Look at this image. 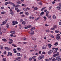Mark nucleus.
Masks as SVG:
<instances>
[{"mask_svg": "<svg viewBox=\"0 0 61 61\" xmlns=\"http://www.w3.org/2000/svg\"><path fill=\"white\" fill-rule=\"evenodd\" d=\"M53 51L52 50H51L49 51L48 52V54L49 55H51L52 53H53Z\"/></svg>", "mask_w": 61, "mask_h": 61, "instance_id": "5", "label": "nucleus"}, {"mask_svg": "<svg viewBox=\"0 0 61 61\" xmlns=\"http://www.w3.org/2000/svg\"><path fill=\"white\" fill-rule=\"evenodd\" d=\"M1 9H4V7H2L0 8Z\"/></svg>", "mask_w": 61, "mask_h": 61, "instance_id": "50", "label": "nucleus"}, {"mask_svg": "<svg viewBox=\"0 0 61 61\" xmlns=\"http://www.w3.org/2000/svg\"><path fill=\"white\" fill-rule=\"evenodd\" d=\"M59 24L60 25H61V22H59Z\"/></svg>", "mask_w": 61, "mask_h": 61, "instance_id": "64", "label": "nucleus"}, {"mask_svg": "<svg viewBox=\"0 0 61 61\" xmlns=\"http://www.w3.org/2000/svg\"><path fill=\"white\" fill-rule=\"evenodd\" d=\"M23 9L24 11H27V9H25V8H23Z\"/></svg>", "mask_w": 61, "mask_h": 61, "instance_id": "28", "label": "nucleus"}, {"mask_svg": "<svg viewBox=\"0 0 61 61\" xmlns=\"http://www.w3.org/2000/svg\"><path fill=\"white\" fill-rule=\"evenodd\" d=\"M24 28L25 29H27V28H28V27L27 26V27H25Z\"/></svg>", "mask_w": 61, "mask_h": 61, "instance_id": "57", "label": "nucleus"}, {"mask_svg": "<svg viewBox=\"0 0 61 61\" xmlns=\"http://www.w3.org/2000/svg\"><path fill=\"white\" fill-rule=\"evenodd\" d=\"M18 24V22L16 21H15V23H14V24Z\"/></svg>", "mask_w": 61, "mask_h": 61, "instance_id": "44", "label": "nucleus"}, {"mask_svg": "<svg viewBox=\"0 0 61 61\" xmlns=\"http://www.w3.org/2000/svg\"><path fill=\"white\" fill-rule=\"evenodd\" d=\"M17 49L18 51H20V50H21V48H17Z\"/></svg>", "mask_w": 61, "mask_h": 61, "instance_id": "24", "label": "nucleus"}, {"mask_svg": "<svg viewBox=\"0 0 61 61\" xmlns=\"http://www.w3.org/2000/svg\"><path fill=\"white\" fill-rule=\"evenodd\" d=\"M32 26L31 25H29L28 26V28H30V27H31Z\"/></svg>", "mask_w": 61, "mask_h": 61, "instance_id": "27", "label": "nucleus"}, {"mask_svg": "<svg viewBox=\"0 0 61 61\" xmlns=\"http://www.w3.org/2000/svg\"><path fill=\"white\" fill-rule=\"evenodd\" d=\"M48 47H49V48H50V47H51V46H52V45H51V44H49L48 45Z\"/></svg>", "mask_w": 61, "mask_h": 61, "instance_id": "14", "label": "nucleus"}, {"mask_svg": "<svg viewBox=\"0 0 61 61\" xmlns=\"http://www.w3.org/2000/svg\"><path fill=\"white\" fill-rule=\"evenodd\" d=\"M20 10H17V12H18V13H19V12H20Z\"/></svg>", "mask_w": 61, "mask_h": 61, "instance_id": "61", "label": "nucleus"}, {"mask_svg": "<svg viewBox=\"0 0 61 61\" xmlns=\"http://www.w3.org/2000/svg\"><path fill=\"white\" fill-rule=\"evenodd\" d=\"M42 48L43 49H46V47H43Z\"/></svg>", "mask_w": 61, "mask_h": 61, "instance_id": "40", "label": "nucleus"}, {"mask_svg": "<svg viewBox=\"0 0 61 61\" xmlns=\"http://www.w3.org/2000/svg\"><path fill=\"white\" fill-rule=\"evenodd\" d=\"M51 30H55V29L54 28H51Z\"/></svg>", "mask_w": 61, "mask_h": 61, "instance_id": "63", "label": "nucleus"}, {"mask_svg": "<svg viewBox=\"0 0 61 61\" xmlns=\"http://www.w3.org/2000/svg\"><path fill=\"white\" fill-rule=\"evenodd\" d=\"M22 23L23 25H25V22L23 21V22H22Z\"/></svg>", "mask_w": 61, "mask_h": 61, "instance_id": "20", "label": "nucleus"}, {"mask_svg": "<svg viewBox=\"0 0 61 61\" xmlns=\"http://www.w3.org/2000/svg\"><path fill=\"white\" fill-rule=\"evenodd\" d=\"M53 19H55L56 18V16L55 15H53Z\"/></svg>", "mask_w": 61, "mask_h": 61, "instance_id": "10", "label": "nucleus"}, {"mask_svg": "<svg viewBox=\"0 0 61 61\" xmlns=\"http://www.w3.org/2000/svg\"><path fill=\"white\" fill-rule=\"evenodd\" d=\"M3 46H0V49H1V50L3 49Z\"/></svg>", "mask_w": 61, "mask_h": 61, "instance_id": "51", "label": "nucleus"}, {"mask_svg": "<svg viewBox=\"0 0 61 61\" xmlns=\"http://www.w3.org/2000/svg\"><path fill=\"white\" fill-rule=\"evenodd\" d=\"M54 46H57L58 45V42H56L54 44Z\"/></svg>", "mask_w": 61, "mask_h": 61, "instance_id": "16", "label": "nucleus"}, {"mask_svg": "<svg viewBox=\"0 0 61 61\" xmlns=\"http://www.w3.org/2000/svg\"><path fill=\"white\" fill-rule=\"evenodd\" d=\"M9 40L10 41V42H13V40H12L11 39H9Z\"/></svg>", "mask_w": 61, "mask_h": 61, "instance_id": "35", "label": "nucleus"}, {"mask_svg": "<svg viewBox=\"0 0 61 61\" xmlns=\"http://www.w3.org/2000/svg\"><path fill=\"white\" fill-rule=\"evenodd\" d=\"M2 24H3L4 25H5V24H6V22L5 21H3L2 22Z\"/></svg>", "mask_w": 61, "mask_h": 61, "instance_id": "29", "label": "nucleus"}, {"mask_svg": "<svg viewBox=\"0 0 61 61\" xmlns=\"http://www.w3.org/2000/svg\"><path fill=\"white\" fill-rule=\"evenodd\" d=\"M55 33H58L59 32V31H58V30H55Z\"/></svg>", "mask_w": 61, "mask_h": 61, "instance_id": "46", "label": "nucleus"}, {"mask_svg": "<svg viewBox=\"0 0 61 61\" xmlns=\"http://www.w3.org/2000/svg\"><path fill=\"white\" fill-rule=\"evenodd\" d=\"M35 29V27H33L30 29L31 31H33V30H34Z\"/></svg>", "mask_w": 61, "mask_h": 61, "instance_id": "12", "label": "nucleus"}, {"mask_svg": "<svg viewBox=\"0 0 61 61\" xmlns=\"http://www.w3.org/2000/svg\"><path fill=\"white\" fill-rule=\"evenodd\" d=\"M6 58H3V61H6Z\"/></svg>", "mask_w": 61, "mask_h": 61, "instance_id": "41", "label": "nucleus"}, {"mask_svg": "<svg viewBox=\"0 0 61 61\" xmlns=\"http://www.w3.org/2000/svg\"><path fill=\"white\" fill-rule=\"evenodd\" d=\"M3 32H4V33H5L6 32V30L4 29L3 30Z\"/></svg>", "mask_w": 61, "mask_h": 61, "instance_id": "36", "label": "nucleus"}, {"mask_svg": "<svg viewBox=\"0 0 61 61\" xmlns=\"http://www.w3.org/2000/svg\"><path fill=\"white\" fill-rule=\"evenodd\" d=\"M31 38L33 40H34V41H35L36 40V38H34L33 36L31 37Z\"/></svg>", "mask_w": 61, "mask_h": 61, "instance_id": "8", "label": "nucleus"}, {"mask_svg": "<svg viewBox=\"0 0 61 61\" xmlns=\"http://www.w3.org/2000/svg\"><path fill=\"white\" fill-rule=\"evenodd\" d=\"M13 51H14V52L15 53H16V52H17V51H16V49H13Z\"/></svg>", "mask_w": 61, "mask_h": 61, "instance_id": "13", "label": "nucleus"}, {"mask_svg": "<svg viewBox=\"0 0 61 61\" xmlns=\"http://www.w3.org/2000/svg\"><path fill=\"white\" fill-rule=\"evenodd\" d=\"M15 10H18V8H16L15 9Z\"/></svg>", "mask_w": 61, "mask_h": 61, "instance_id": "62", "label": "nucleus"}, {"mask_svg": "<svg viewBox=\"0 0 61 61\" xmlns=\"http://www.w3.org/2000/svg\"><path fill=\"white\" fill-rule=\"evenodd\" d=\"M10 33L11 34H15V32L14 31H11Z\"/></svg>", "mask_w": 61, "mask_h": 61, "instance_id": "31", "label": "nucleus"}, {"mask_svg": "<svg viewBox=\"0 0 61 61\" xmlns=\"http://www.w3.org/2000/svg\"><path fill=\"white\" fill-rule=\"evenodd\" d=\"M23 13H24V12H20V15H22V14H23Z\"/></svg>", "mask_w": 61, "mask_h": 61, "instance_id": "48", "label": "nucleus"}, {"mask_svg": "<svg viewBox=\"0 0 61 61\" xmlns=\"http://www.w3.org/2000/svg\"><path fill=\"white\" fill-rule=\"evenodd\" d=\"M56 8L58 10H60V9H61V8H60V7L59 6L57 7H56Z\"/></svg>", "mask_w": 61, "mask_h": 61, "instance_id": "18", "label": "nucleus"}, {"mask_svg": "<svg viewBox=\"0 0 61 61\" xmlns=\"http://www.w3.org/2000/svg\"><path fill=\"white\" fill-rule=\"evenodd\" d=\"M11 41V42H9V44H12V43H13Z\"/></svg>", "mask_w": 61, "mask_h": 61, "instance_id": "55", "label": "nucleus"}, {"mask_svg": "<svg viewBox=\"0 0 61 61\" xmlns=\"http://www.w3.org/2000/svg\"><path fill=\"white\" fill-rule=\"evenodd\" d=\"M23 40H26V39L25 37L23 38Z\"/></svg>", "mask_w": 61, "mask_h": 61, "instance_id": "56", "label": "nucleus"}, {"mask_svg": "<svg viewBox=\"0 0 61 61\" xmlns=\"http://www.w3.org/2000/svg\"><path fill=\"white\" fill-rule=\"evenodd\" d=\"M12 56V53L10 52H8V55H7V56Z\"/></svg>", "mask_w": 61, "mask_h": 61, "instance_id": "7", "label": "nucleus"}, {"mask_svg": "<svg viewBox=\"0 0 61 61\" xmlns=\"http://www.w3.org/2000/svg\"><path fill=\"white\" fill-rule=\"evenodd\" d=\"M34 17H30V19H34Z\"/></svg>", "mask_w": 61, "mask_h": 61, "instance_id": "33", "label": "nucleus"}, {"mask_svg": "<svg viewBox=\"0 0 61 61\" xmlns=\"http://www.w3.org/2000/svg\"><path fill=\"white\" fill-rule=\"evenodd\" d=\"M35 48H34V50H35V51H37V49H35Z\"/></svg>", "mask_w": 61, "mask_h": 61, "instance_id": "54", "label": "nucleus"}, {"mask_svg": "<svg viewBox=\"0 0 61 61\" xmlns=\"http://www.w3.org/2000/svg\"><path fill=\"white\" fill-rule=\"evenodd\" d=\"M2 40L3 41H4V42H6V40L5 39H2Z\"/></svg>", "mask_w": 61, "mask_h": 61, "instance_id": "19", "label": "nucleus"}, {"mask_svg": "<svg viewBox=\"0 0 61 61\" xmlns=\"http://www.w3.org/2000/svg\"><path fill=\"white\" fill-rule=\"evenodd\" d=\"M50 36L51 37H52V38H54V36H53V35H50Z\"/></svg>", "mask_w": 61, "mask_h": 61, "instance_id": "23", "label": "nucleus"}, {"mask_svg": "<svg viewBox=\"0 0 61 61\" xmlns=\"http://www.w3.org/2000/svg\"><path fill=\"white\" fill-rule=\"evenodd\" d=\"M43 18H44V19H45V20L46 21V17L44 16Z\"/></svg>", "mask_w": 61, "mask_h": 61, "instance_id": "38", "label": "nucleus"}, {"mask_svg": "<svg viewBox=\"0 0 61 61\" xmlns=\"http://www.w3.org/2000/svg\"><path fill=\"white\" fill-rule=\"evenodd\" d=\"M17 56H20V53H17Z\"/></svg>", "mask_w": 61, "mask_h": 61, "instance_id": "30", "label": "nucleus"}, {"mask_svg": "<svg viewBox=\"0 0 61 61\" xmlns=\"http://www.w3.org/2000/svg\"><path fill=\"white\" fill-rule=\"evenodd\" d=\"M43 57H44V55H41L40 56H39V57L38 58V59L39 60H41L43 58Z\"/></svg>", "mask_w": 61, "mask_h": 61, "instance_id": "1", "label": "nucleus"}, {"mask_svg": "<svg viewBox=\"0 0 61 61\" xmlns=\"http://www.w3.org/2000/svg\"><path fill=\"white\" fill-rule=\"evenodd\" d=\"M60 36H57L56 37V39L57 40H59L60 39Z\"/></svg>", "mask_w": 61, "mask_h": 61, "instance_id": "9", "label": "nucleus"}, {"mask_svg": "<svg viewBox=\"0 0 61 61\" xmlns=\"http://www.w3.org/2000/svg\"><path fill=\"white\" fill-rule=\"evenodd\" d=\"M32 59V58H31V57H30L29 59V60L30 61H31Z\"/></svg>", "mask_w": 61, "mask_h": 61, "instance_id": "45", "label": "nucleus"}, {"mask_svg": "<svg viewBox=\"0 0 61 61\" xmlns=\"http://www.w3.org/2000/svg\"><path fill=\"white\" fill-rule=\"evenodd\" d=\"M53 27L54 28H56L57 27V26L56 25H54L53 26Z\"/></svg>", "mask_w": 61, "mask_h": 61, "instance_id": "17", "label": "nucleus"}, {"mask_svg": "<svg viewBox=\"0 0 61 61\" xmlns=\"http://www.w3.org/2000/svg\"><path fill=\"white\" fill-rule=\"evenodd\" d=\"M16 4H21V1H18L16 2Z\"/></svg>", "mask_w": 61, "mask_h": 61, "instance_id": "11", "label": "nucleus"}, {"mask_svg": "<svg viewBox=\"0 0 61 61\" xmlns=\"http://www.w3.org/2000/svg\"><path fill=\"white\" fill-rule=\"evenodd\" d=\"M6 26L7 28H8V27H9V25L8 24H6Z\"/></svg>", "mask_w": 61, "mask_h": 61, "instance_id": "43", "label": "nucleus"}, {"mask_svg": "<svg viewBox=\"0 0 61 61\" xmlns=\"http://www.w3.org/2000/svg\"><path fill=\"white\" fill-rule=\"evenodd\" d=\"M46 31L48 33H49L50 32V30H46Z\"/></svg>", "mask_w": 61, "mask_h": 61, "instance_id": "39", "label": "nucleus"}, {"mask_svg": "<svg viewBox=\"0 0 61 61\" xmlns=\"http://www.w3.org/2000/svg\"><path fill=\"white\" fill-rule=\"evenodd\" d=\"M34 9H35V10H37V9H38V8L37 7H35V8H34Z\"/></svg>", "mask_w": 61, "mask_h": 61, "instance_id": "49", "label": "nucleus"}, {"mask_svg": "<svg viewBox=\"0 0 61 61\" xmlns=\"http://www.w3.org/2000/svg\"><path fill=\"white\" fill-rule=\"evenodd\" d=\"M25 14L26 15H29V13L27 12H25Z\"/></svg>", "mask_w": 61, "mask_h": 61, "instance_id": "25", "label": "nucleus"}, {"mask_svg": "<svg viewBox=\"0 0 61 61\" xmlns=\"http://www.w3.org/2000/svg\"><path fill=\"white\" fill-rule=\"evenodd\" d=\"M45 26H48L49 25H47V24H46L45 25Z\"/></svg>", "mask_w": 61, "mask_h": 61, "instance_id": "58", "label": "nucleus"}, {"mask_svg": "<svg viewBox=\"0 0 61 61\" xmlns=\"http://www.w3.org/2000/svg\"><path fill=\"white\" fill-rule=\"evenodd\" d=\"M8 3L9 4H10V5H11V4H12V3L10 1H9Z\"/></svg>", "mask_w": 61, "mask_h": 61, "instance_id": "32", "label": "nucleus"}, {"mask_svg": "<svg viewBox=\"0 0 61 61\" xmlns=\"http://www.w3.org/2000/svg\"><path fill=\"white\" fill-rule=\"evenodd\" d=\"M44 14V12H42L41 13L40 15H43V14Z\"/></svg>", "mask_w": 61, "mask_h": 61, "instance_id": "26", "label": "nucleus"}, {"mask_svg": "<svg viewBox=\"0 0 61 61\" xmlns=\"http://www.w3.org/2000/svg\"><path fill=\"white\" fill-rule=\"evenodd\" d=\"M34 50H30V52H33V51H34Z\"/></svg>", "mask_w": 61, "mask_h": 61, "instance_id": "59", "label": "nucleus"}, {"mask_svg": "<svg viewBox=\"0 0 61 61\" xmlns=\"http://www.w3.org/2000/svg\"><path fill=\"white\" fill-rule=\"evenodd\" d=\"M12 46L14 47H16V45H15L14 44H12Z\"/></svg>", "mask_w": 61, "mask_h": 61, "instance_id": "60", "label": "nucleus"}, {"mask_svg": "<svg viewBox=\"0 0 61 61\" xmlns=\"http://www.w3.org/2000/svg\"><path fill=\"white\" fill-rule=\"evenodd\" d=\"M15 21H12V23H13V24H12V25H15Z\"/></svg>", "mask_w": 61, "mask_h": 61, "instance_id": "15", "label": "nucleus"}, {"mask_svg": "<svg viewBox=\"0 0 61 61\" xmlns=\"http://www.w3.org/2000/svg\"><path fill=\"white\" fill-rule=\"evenodd\" d=\"M56 59L59 61H61V58L59 56H57L56 57Z\"/></svg>", "mask_w": 61, "mask_h": 61, "instance_id": "2", "label": "nucleus"}, {"mask_svg": "<svg viewBox=\"0 0 61 61\" xmlns=\"http://www.w3.org/2000/svg\"><path fill=\"white\" fill-rule=\"evenodd\" d=\"M46 16H47V17H48V14H46Z\"/></svg>", "mask_w": 61, "mask_h": 61, "instance_id": "53", "label": "nucleus"}, {"mask_svg": "<svg viewBox=\"0 0 61 61\" xmlns=\"http://www.w3.org/2000/svg\"><path fill=\"white\" fill-rule=\"evenodd\" d=\"M29 33L30 34V35H32V34H33L34 33V32L33 31H30L29 32Z\"/></svg>", "mask_w": 61, "mask_h": 61, "instance_id": "6", "label": "nucleus"}, {"mask_svg": "<svg viewBox=\"0 0 61 61\" xmlns=\"http://www.w3.org/2000/svg\"><path fill=\"white\" fill-rule=\"evenodd\" d=\"M5 49H7V50H9V48L7 47H5Z\"/></svg>", "mask_w": 61, "mask_h": 61, "instance_id": "22", "label": "nucleus"}, {"mask_svg": "<svg viewBox=\"0 0 61 61\" xmlns=\"http://www.w3.org/2000/svg\"><path fill=\"white\" fill-rule=\"evenodd\" d=\"M59 55V52H57L56 54H54L53 55V56L54 57H56L57 56H58Z\"/></svg>", "mask_w": 61, "mask_h": 61, "instance_id": "4", "label": "nucleus"}, {"mask_svg": "<svg viewBox=\"0 0 61 61\" xmlns=\"http://www.w3.org/2000/svg\"><path fill=\"white\" fill-rule=\"evenodd\" d=\"M56 59L59 61H61V58L59 56H57L56 57Z\"/></svg>", "mask_w": 61, "mask_h": 61, "instance_id": "3", "label": "nucleus"}, {"mask_svg": "<svg viewBox=\"0 0 61 61\" xmlns=\"http://www.w3.org/2000/svg\"><path fill=\"white\" fill-rule=\"evenodd\" d=\"M36 57V56H33L31 58L32 59H34V58H35V57Z\"/></svg>", "mask_w": 61, "mask_h": 61, "instance_id": "37", "label": "nucleus"}, {"mask_svg": "<svg viewBox=\"0 0 61 61\" xmlns=\"http://www.w3.org/2000/svg\"><path fill=\"white\" fill-rule=\"evenodd\" d=\"M8 4V2H6L5 3V5H7Z\"/></svg>", "mask_w": 61, "mask_h": 61, "instance_id": "47", "label": "nucleus"}, {"mask_svg": "<svg viewBox=\"0 0 61 61\" xmlns=\"http://www.w3.org/2000/svg\"><path fill=\"white\" fill-rule=\"evenodd\" d=\"M10 14L11 15H14V13H13V12H12L10 13Z\"/></svg>", "mask_w": 61, "mask_h": 61, "instance_id": "52", "label": "nucleus"}, {"mask_svg": "<svg viewBox=\"0 0 61 61\" xmlns=\"http://www.w3.org/2000/svg\"><path fill=\"white\" fill-rule=\"evenodd\" d=\"M51 60H52V61H56V59L55 58H53V59H52Z\"/></svg>", "mask_w": 61, "mask_h": 61, "instance_id": "34", "label": "nucleus"}, {"mask_svg": "<svg viewBox=\"0 0 61 61\" xmlns=\"http://www.w3.org/2000/svg\"><path fill=\"white\" fill-rule=\"evenodd\" d=\"M12 4L13 6H15V5L14 4V3H12Z\"/></svg>", "mask_w": 61, "mask_h": 61, "instance_id": "42", "label": "nucleus"}, {"mask_svg": "<svg viewBox=\"0 0 61 61\" xmlns=\"http://www.w3.org/2000/svg\"><path fill=\"white\" fill-rule=\"evenodd\" d=\"M39 4L40 5H42V3L41 2H39Z\"/></svg>", "mask_w": 61, "mask_h": 61, "instance_id": "21", "label": "nucleus"}]
</instances>
